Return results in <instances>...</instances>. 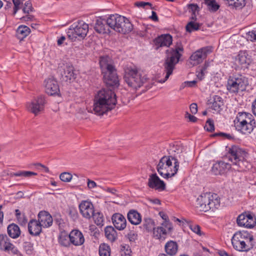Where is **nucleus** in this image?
Returning <instances> with one entry per match:
<instances>
[{"instance_id":"39","label":"nucleus","mask_w":256,"mask_h":256,"mask_svg":"<svg viewBox=\"0 0 256 256\" xmlns=\"http://www.w3.org/2000/svg\"><path fill=\"white\" fill-rule=\"evenodd\" d=\"M99 254L100 256H110V246L106 244H100L99 246Z\"/></svg>"},{"instance_id":"49","label":"nucleus","mask_w":256,"mask_h":256,"mask_svg":"<svg viewBox=\"0 0 256 256\" xmlns=\"http://www.w3.org/2000/svg\"><path fill=\"white\" fill-rule=\"evenodd\" d=\"M188 9L190 12L195 16L196 12L198 11V6L196 4H191L188 5Z\"/></svg>"},{"instance_id":"5","label":"nucleus","mask_w":256,"mask_h":256,"mask_svg":"<svg viewBox=\"0 0 256 256\" xmlns=\"http://www.w3.org/2000/svg\"><path fill=\"white\" fill-rule=\"evenodd\" d=\"M99 63L106 84L110 86H118V77L110 58L108 56H101Z\"/></svg>"},{"instance_id":"55","label":"nucleus","mask_w":256,"mask_h":256,"mask_svg":"<svg viewBox=\"0 0 256 256\" xmlns=\"http://www.w3.org/2000/svg\"><path fill=\"white\" fill-rule=\"evenodd\" d=\"M160 228L158 226L157 228H153V236L156 239H160Z\"/></svg>"},{"instance_id":"1","label":"nucleus","mask_w":256,"mask_h":256,"mask_svg":"<svg viewBox=\"0 0 256 256\" xmlns=\"http://www.w3.org/2000/svg\"><path fill=\"white\" fill-rule=\"evenodd\" d=\"M116 104V95L112 90L102 89L95 96L93 110L95 114L102 116L114 108Z\"/></svg>"},{"instance_id":"14","label":"nucleus","mask_w":256,"mask_h":256,"mask_svg":"<svg viewBox=\"0 0 256 256\" xmlns=\"http://www.w3.org/2000/svg\"><path fill=\"white\" fill-rule=\"evenodd\" d=\"M236 222L240 226L252 228L256 224V218L250 214L242 213L237 218Z\"/></svg>"},{"instance_id":"59","label":"nucleus","mask_w":256,"mask_h":256,"mask_svg":"<svg viewBox=\"0 0 256 256\" xmlns=\"http://www.w3.org/2000/svg\"><path fill=\"white\" fill-rule=\"evenodd\" d=\"M149 202L152 205H159L160 204V200L156 198H150L148 199Z\"/></svg>"},{"instance_id":"12","label":"nucleus","mask_w":256,"mask_h":256,"mask_svg":"<svg viewBox=\"0 0 256 256\" xmlns=\"http://www.w3.org/2000/svg\"><path fill=\"white\" fill-rule=\"evenodd\" d=\"M88 32V26L84 21H79L72 24L67 30V36L72 41L76 38L83 39Z\"/></svg>"},{"instance_id":"31","label":"nucleus","mask_w":256,"mask_h":256,"mask_svg":"<svg viewBox=\"0 0 256 256\" xmlns=\"http://www.w3.org/2000/svg\"><path fill=\"white\" fill-rule=\"evenodd\" d=\"M30 28L28 26L21 25L16 30V36L18 39L22 40L30 34Z\"/></svg>"},{"instance_id":"58","label":"nucleus","mask_w":256,"mask_h":256,"mask_svg":"<svg viewBox=\"0 0 256 256\" xmlns=\"http://www.w3.org/2000/svg\"><path fill=\"white\" fill-rule=\"evenodd\" d=\"M87 184H88V186L90 189L94 188L96 187V186H97L96 182H94V181H93L92 180H90L89 179L88 180Z\"/></svg>"},{"instance_id":"21","label":"nucleus","mask_w":256,"mask_h":256,"mask_svg":"<svg viewBox=\"0 0 256 256\" xmlns=\"http://www.w3.org/2000/svg\"><path fill=\"white\" fill-rule=\"evenodd\" d=\"M235 63L238 66L246 68L250 62V59L246 50H241L235 56Z\"/></svg>"},{"instance_id":"28","label":"nucleus","mask_w":256,"mask_h":256,"mask_svg":"<svg viewBox=\"0 0 256 256\" xmlns=\"http://www.w3.org/2000/svg\"><path fill=\"white\" fill-rule=\"evenodd\" d=\"M104 234L106 238L112 242L118 239L117 232L112 226H106L104 228Z\"/></svg>"},{"instance_id":"22","label":"nucleus","mask_w":256,"mask_h":256,"mask_svg":"<svg viewBox=\"0 0 256 256\" xmlns=\"http://www.w3.org/2000/svg\"><path fill=\"white\" fill-rule=\"evenodd\" d=\"M38 221L42 228H47L50 226L53 222L52 216L44 210L40 211L38 216Z\"/></svg>"},{"instance_id":"30","label":"nucleus","mask_w":256,"mask_h":256,"mask_svg":"<svg viewBox=\"0 0 256 256\" xmlns=\"http://www.w3.org/2000/svg\"><path fill=\"white\" fill-rule=\"evenodd\" d=\"M166 252L170 256H174L178 252V246L176 242L170 240L164 246Z\"/></svg>"},{"instance_id":"10","label":"nucleus","mask_w":256,"mask_h":256,"mask_svg":"<svg viewBox=\"0 0 256 256\" xmlns=\"http://www.w3.org/2000/svg\"><path fill=\"white\" fill-rule=\"evenodd\" d=\"M248 85L246 78L242 75L236 74L228 77L226 89L230 94H238L245 90Z\"/></svg>"},{"instance_id":"37","label":"nucleus","mask_w":256,"mask_h":256,"mask_svg":"<svg viewBox=\"0 0 256 256\" xmlns=\"http://www.w3.org/2000/svg\"><path fill=\"white\" fill-rule=\"evenodd\" d=\"M208 9L211 12H215L220 8L219 4L216 0H205Z\"/></svg>"},{"instance_id":"26","label":"nucleus","mask_w":256,"mask_h":256,"mask_svg":"<svg viewBox=\"0 0 256 256\" xmlns=\"http://www.w3.org/2000/svg\"><path fill=\"white\" fill-rule=\"evenodd\" d=\"M161 218L163 220L161 223V232L164 234H170L173 228L172 223L166 214H161Z\"/></svg>"},{"instance_id":"46","label":"nucleus","mask_w":256,"mask_h":256,"mask_svg":"<svg viewBox=\"0 0 256 256\" xmlns=\"http://www.w3.org/2000/svg\"><path fill=\"white\" fill-rule=\"evenodd\" d=\"M14 4L13 14L15 15L18 11L21 8V5L23 4L20 0H12Z\"/></svg>"},{"instance_id":"56","label":"nucleus","mask_w":256,"mask_h":256,"mask_svg":"<svg viewBox=\"0 0 256 256\" xmlns=\"http://www.w3.org/2000/svg\"><path fill=\"white\" fill-rule=\"evenodd\" d=\"M185 118L188 119L189 122H196L198 120V118L196 116L190 114L188 112H186L185 114Z\"/></svg>"},{"instance_id":"25","label":"nucleus","mask_w":256,"mask_h":256,"mask_svg":"<svg viewBox=\"0 0 256 256\" xmlns=\"http://www.w3.org/2000/svg\"><path fill=\"white\" fill-rule=\"evenodd\" d=\"M42 230V226L36 220H31L28 223V231L32 236H38Z\"/></svg>"},{"instance_id":"13","label":"nucleus","mask_w":256,"mask_h":256,"mask_svg":"<svg viewBox=\"0 0 256 256\" xmlns=\"http://www.w3.org/2000/svg\"><path fill=\"white\" fill-rule=\"evenodd\" d=\"M212 46H206L197 50L190 57V64L192 66L200 64L206 58L208 54L212 52Z\"/></svg>"},{"instance_id":"41","label":"nucleus","mask_w":256,"mask_h":256,"mask_svg":"<svg viewBox=\"0 0 256 256\" xmlns=\"http://www.w3.org/2000/svg\"><path fill=\"white\" fill-rule=\"evenodd\" d=\"M143 226L146 230L150 231L154 228V222L150 218H144L143 222Z\"/></svg>"},{"instance_id":"23","label":"nucleus","mask_w":256,"mask_h":256,"mask_svg":"<svg viewBox=\"0 0 256 256\" xmlns=\"http://www.w3.org/2000/svg\"><path fill=\"white\" fill-rule=\"evenodd\" d=\"M69 238L72 244L76 246L82 245L84 238L82 232L78 230H74L69 234Z\"/></svg>"},{"instance_id":"19","label":"nucleus","mask_w":256,"mask_h":256,"mask_svg":"<svg viewBox=\"0 0 256 256\" xmlns=\"http://www.w3.org/2000/svg\"><path fill=\"white\" fill-rule=\"evenodd\" d=\"M94 30L100 34H108L110 30L109 26L107 24L106 18H99L96 20L94 26Z\"/></svg>"},{"instance_id":"63","label":"nucleus","mask_w":256,"mask_h":256,"mask_svg":"<svg viewBox=\"0 0 256 256\" xmlns=\"http://www.w3.org/2000/svg\"><path fill=\"white\" fill-rule=\"evenodd\" d=\"M252 110L253 114L256 116V98L252 103Z\"/></svg>"},{"instance_id":"50","label":"nucleus","mask_w":256,"mask_h":256,"mask_svg":"<svg viewBox=\"0 0 256 256\" xmlns=\"http://www.w3.org/2000/svg\"><path fill=\"white\" fill-rule=\"evenodd\" d=\"M246 38L252 42L256 40V30L248 32L246 34Z\"/></svg>"},{"instance_id":"45","label":"nucleus","mask_w":256,"mask_h":256,"mask_svg":"<svg viewBox=\"0 0 256 256\" xmlns=\"http://www.w3.org/2000/svg\"><path fill=\"white\" fill-rule=\"evenodd\" d=\"M60 178L62 182H69L72 178V175L68 172H63L60 174Z\"/></svg>"},{"instance_id":"17","label":"nucleus","mask_w":256,"mask_h":256,"mask_svg":"<svg viewBox=\"0 0 256 256\" xmlns=\"http://www.w3.org/2000/svg\"><path fill=\"white\" fill-rule=\"evenodd\" d=\"M79 209L82 216L90 219L94 212L93 204L89 201L84 200L79 204Z\"/></svg>"},{"instance_id":"6","label":"nucleus","mask_w":256,"mask_h":256,"mask_svg":"<svg viewBox=\"0 0 256 256\" xmlns=\"http://www.w3.org/2000/svg\"><path fill=\"white\" fill-rule=\"evenodd\" d=\"M234 122L236 130L242 134H250L256 127L254 118L249 112H239Z\"/></svg>"},{"instance_id":"52","label":"nucleus","mask_w":256,"mask_h":256,"mask_svg":"<svg viewBox=\"0 0 256 256\" xmlns=\"http://www.w3.org/2000/svg\"><path fill=\"white\" fill-rule=\"evenodd\" d=\"M32 10V6L31 3L27 1L24 3V6L22 8V11L24 14H28Z\"/></svg>"},{"instance_id":"18","label":"nucleus","mask_w":256,"mask_h":256,"mask_svg":"<svg viewBox=\"0 0 256 256\" xmlns=\"http://www.w3.org/2000/svg\"><path fill=\"white\" fill-rule=\"evenodd\" d=\"M112 221L114 228L118 230H123L126 226V218L121 214H114L112 216Z\"/></svg>"},{"instance_id":"60","label":"nucleus","mask_w":256,"mask_h":256,"mask_svg":"<svg viewBox=\"0 0 256 256\" xmlns=\"http://www.w3.org/2000/svg\"><path fill=\"white\" fill-rule=\"evenodd\" d=\"M150 18L151 20L154 22H158V16L156 12L154 11L152 12V16Z\"/></svg>"},{"instance_id":"54","label":"nucleus","mask_w":256,"mask_h":256,"mask_svg":"<svg viewBox=\"0 0 256 256\" xmlns=\"http://www.w3.org/2000/svg\"><path fill=\"white\" fill-rule=\"evenodd\" d=\"M152 44L155 50H158L160 48V36H158L153 40Z\"/></svg>"},{"instance_id":"8","label":"nucleus","mask_w":256,"mask_h":256,"mask_svg":"<svg viewBox=\"0 0 256 256\" xmlns=\"http://www.w3.org/2000/svg\"><path fill=\"white\" fill-rule=\"evenodd\" d=\"M196 207L200 210L207 212L214 210L220 206V198L217 194L206 192L200 196L196 202Z\"/></svg>"},{"instance_id":"51","label":"nucleus","mask_w":256,"mask_h":256,"mask_svg":"<svg viewBox=\"0 0 256 256\" xmlns=\"http://www.w3.org/2000/svg\"><path fill=\"white\" fill-rule=\"evenodd\" d=\"M207 66H208L206 65V64H205L204 66L202 68L200 71H196V76L200 80H202L204 78L205 74V71L207 68Z\"/></svg>"},{"instance_id":"64","label":"nucleus","mask_w":256,"mask_h":256,"mask_svg":"<svg viewBox=\"0 0 256 256\" xmlns=\"http://www.w3.org/2000/svg\"><path fill=\"white\" fill-rule=\"evenodd\" d=\"M218 254L220 256H232L230 255L228 252L224 250H220L218 252Z\"/></svg>"},{"instance_id":"16","label":"nucleus","mask_w":256,"mask_h":256,"mask_svg":"<svg viewBox=\"0 0 256 256\" xmlns=\"http://www.w3.org/2000/svg\"><path fill=\"white\" fill-rule=\"evenodd\" d=\"M0 250L12 254L18 252V248L10 242V239L6 234H0Z\"/></svg>"},{"instance_id":"57","label":"nucleus","mask_w":256,"mask_h":256,"mask_svg":"<svg viewBox=\"0 0 256 256\" xmlns=\"http://www.w3.org/2000/svg\"><path fill=\"white\" fill-rule=\"evenodd\" d=\"M190 108L192 114H196L198 112V106L196 104L192 103L190 105Z\"/></svg>"},{"instance_id":"43","label":"nucleus","mask_w":256,"mask_h":256,"mask_svg":"<svg viewBox=\"0 0 256 256\" xmlns=\"http://www.w3.org/2000/svg\"><path fill=\"white\" fill-rule=\"evenodd\" d=\"M125 236L130 242H134L138 239V234L134 231L130 230Z\"/></svg>"},{"instance_id":"11","label":"nucleus","mask_w":256,"mask_h":256,"mask_svg":"<svg viewBox=\"0 0 256 256\" xmlns=\"http://www.w3.org/2000/svg\"><path fill=\"white\" fill-rule=\"evenodd\" d=\"M179 168V162L176 156H164L161 158V170L166 171V174L161 172V176L168 178L174 176Z\"/></svg>"},{"instance_id":"32","label":"nucleus","mask_w":256,"mask_h":256,"mask_svg":"<svg viewBox=\"0 0 256 256\" xmlns=\"http://www.w3.org/2000/svg\"><path fill=\"white\" fill-rule=\"evenodd\" d=\"M148 186L156 190L160 188V178L156 174H152L150 176Z\"/></svg>"},{"instance_id":"38","label":"nucleus","mask_w":256,"mask_h":256,"mask_svg":"<svg viewBox=\"0 0 256 256\" xmlns=\"http://www.w3.org/2000/svg\"><path fill=\"white\" fill-rule=\"evenodd\" d=\"M172 42V38L170 34H161V47L163 46L168 47Z\"/></svg>"},{"instance_id":"34","label":"nucleus","mask_w":256,"mask_h":256,"mask_svg":"<svg viewBox=\"0 0 256 256\" xmlns=\"http://www.w3.org/2000/svg\"><path fill=\"white\" fill-rule=\"evenodd\" d=\"M226 4L230 6L234 7L236 8H242L244 7L247 0H224Z\"/></svg>"},{"instance_id":"3","label":"nucleus","mask_w":256,"mask_h":256,"mask_svg":"<svg viewBox=\"0 0 256 256\" xmlns=\"http://www.w3.org/2000/svg\"><path fill=\"white\" fill-rule=\"evenodd\" d=\"M254 236L246 230L236 232L231 239L234 250L240 252H247L254 246Z\"/></svg>"},{"instance_id":"44","label":"nucleus","mask_w":256,"mask_h":256,"mask_svg":"<svg viewBox=\"0 0 256 256\" xmlns=\"http://www.w3.org/2000/svg\"><path fill=\"white\" fill-rule=\"evenodd\" d=\"M199 28V25L194 22H188L186 26V30L188 32L197 30Z\"/></svg>"},{"instance_id":"42","label":"nucleus","mask_w":256,"mask_h":256,"mask_svg":"<svg viewBox=\"0 0 256 256\" xmlns=\"http://www.w3.org/2000/svg\"><path fill=\"white\" fill-rule=\"evenodd\" d=\"M12 174V176H24L26 178H29L32 176H36L37 174L30 171L20 170L16 172H14Z\"/></svg>"},{"instance_id":"29","label":"nucleus","mask_w":256,"mask_h":256,"mask_svg":"<svg viewBox=\"0 0 256 256\" xmlns=\"http://www.w3.org/2000/svg\"><path fill=\"white\" fill-rule=\"evenodd\" d=\"M8 236L12 238H16L20 234V230L19 226L15 224H9L7 228Z\"/></svg>"},{"instance_id":"15","label":"nucleus","mask_w":256,"mask_h":256,"mask_svg":"<svg viewBox=\"0 0 256 256\" xmlns=\"http://www.w3.org/2000/svg\"><path fill=\"white\" fill-rule=\"evenodd\" d=\"M45 104L44 98L42 96H40L32 100L30 102H28L26 107L28 111L36 116L44 110Z\"/></svg>"},{"instance_id":"9","label":"nucleus","mask_w":256,"mask_h":256,"mask_svg":"<svg viewBox=\"0 0 256 256\" xmlns=\"http://www.w3.org/2000/svg\"><path fill=\"white\" fill-rule=\"evenodd\" d=\"M124 80L128 86L133 89L140 88L148 80L146 75L141 73L136 68L130 67L125 70Z\"/></svg>"},{"instance_id":"47","label":"nucleus","mask_w":256,"mask_h":256,"mask_svg":"<svg viewBox=\"0 0 256 256\" xmlns=\"http://www.w3.org/2000/svg\"><path fill=\"white\" fill-rule=\"evenodd\" d=\"M189 228L195 234L200 236L202 234L200 230V226L196 224H190Z\"/></svg>"},{"instance_id":"36","label":"nucleus","mask_w":256,"mask_h":256,"mask_svg":"<svg viewBox=\"0 0 256 256\" xmlns=\"http://www.w3.org/2000/svg\"><path fill=\"white\" fill-rule=\"evenodd\" d=\"M58 242L62 246H68L71 244L69 234H68L65 232H62L58 238Z\"/></svg>"},{"instance_id":"40","label":"nucleus","mask_w":256,"mask_h":256,"mask_svg":"<svg viewBox=\"0 0 256 256\" xmlns=\"http://www.w3.org/2000/svg\"><path fill=\"white\" fill-rule=\"evenodd\" d=\"M94 223L98 226H102L104 225V216L102 213L98 212L94 213L92 215Z\"/></svg>"},{"instance_id":"20","label":"nucleus","mask_w":256,"mask_h":256,"mask_svg":"<svg viewBox=\"0 0 256 256\" xmlns=\"http://www.w3.org/2000/svg\"><path fill=\"white\" fill-rule=\"evenodd\" d=\"M44 86L46 92L50 95L58 94L60 92L59 86L57 81L54 79L49 78L44 80Z\"/></svg>"},{"instance_id":"35","label":"nucleus","mask_w":256,"mask_h":256,"mask_svg":"<svg viewBox=\"0 0 256 256\" xmlns=\"http://www.w3.org/2000/svg\"><path fill=\"white\" fill-rule=\"evenodd\" d=\"M222 98L219 96L215 95L213 96L212 108L214 110L218 111L223 106Z\"/></svg>"},{"instance_id":"24","label":"nucleus","mask_w":256,"mask_h":256,"mask_svg":"<svg viewBox=\"0 0 256 256\" xmlns=\"http://www.w3.org/2000/svg\"><path fill=\"white\" fill-rule=\"evenodd\" d=\"M231 168V164L223 161L216 162L212 168V172L216 175L226 172Z\"/></svg>"},{"instance_id":"2","label":"nucleus","mask_w":256,"mask_h":256,"mask_svg":"<svg viewBox=\"0 0 256 256\" xmlns=\"http://www.w3.org/2000/svg\"><path fill=\"white\" fill-rule=\"evenodd\" d=\"M228 156L236 170L244 172L252 168L250 163L247 160L248 157V152L238 146H232L229 148Z\"/></svg>"},{"instance_id":"62","label":"nucleus","mask_w":256,"mask_h":256,"mask_svg":"<svg viewBox=\"0 0 256 256\" xmlns=\"http://www.w3.org/2000/svg\"><path fill=\"white\" fill-rule=\"evenodd\" d=\"M66 40V38L64 36H61L60 37V38L58 40L57 44L58 46L61 45L62 44H63L64 42Z\"/></svg>"},{"instance_id":"53","label":"nucleus","mask_w":256,"mask_h":256,"mask_svg":"<svg viewBox=\"0 0 256 256\" xmlns=\"http://www.w3.org/2000/svg\"><path fill=\"white\" fill-rule=\"evenodd\" d=\"M134 6L138 8H145L146 6H152V4L148 2H136L134 3Z\"/></svg>"},{"instance_id":"27","label":"nucleus","mask_w":256,"mask_h":256,"mask_svg":"<svg viewBox=\"0 0 256 256\" xmlns=\"http://www.w3.org/2000/svg\"><path fill=\"white\" fill-rule=\"evenodd\" d=\"M127 218L128 221L134 225H138L142 222V216L136 210H130L127 214Z\"/></svg>"},{"instance_id":"33","label":"nucleus","mask_w":256,"mask_h":256,"mask_svg":"<svg viewBox=\"0 0 256 256\" xmlns=\"http://www.w3.org/2000/svg\"><path fill=\"white\" fill-rule=\"evenodd\" d=\"M62 78L66 82H69L75 78V74L74 72V68L72 66H68L64 69V74H62Z\"/></svg>"},{"instance_id":"7","label":"nucleus","mask_w":256,"mask_h":256,"mask_svg":"<svg viewBox=\"0 0 256 256\" xmlns=\"http://www.w3.org/2000/svg\"><path fill=\"white\" fill-rule=\"evenodd\" d=\"M107 24L114 31L126 34L130 32L133 26L130 20L118 14H111L107 18Z\"/></svg>"},{"instance_id":"61","label":"nucleus","mask_w":256,"mask_h":256,"mask_svg":"<svg viewBox=\"0 0 256 256\" xmlns=\"http://www.w3.org/2000/svg\"><path fill=\"white\" fill-rule=\"evenodd\" d=\"M185 84L187 86L192 87L196 85V81L192 80V81L186 82H185Z\"/></svg>"},{"instance_id":"4","label":"nucleus","mask_w":256,"mask_h":256,"mask_svg":"<svg viewBox=\"0 0 256 256\" xmlns=\"http://www.w3.org/2000/svg\"><path fill=\"white\" fill-rule=\"evenodd\" d=\"M183 50V47L180 45L176 46L174 49L170 48L166 50V56L164 64V74H165V76L164 80L161 79V84L166 81L172 74L176 64L180 60Z\"/></svg>"},{"instance_id":"48","label":"nucleus","mask_w":256,"mask_h":256,"mask_svg":"<svg viewBox=\"0 0 256 256\" xmlns=\"http://www.w3.org/2000/svg\"><path fill=\"white\" fill-rule=\"evenodd\" d=\"M204 128L208 132H212L214 130V122L212 120L208 119L207 120Z\"/></svg>"}]
</instances>
